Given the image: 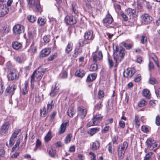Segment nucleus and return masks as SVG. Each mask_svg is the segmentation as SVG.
I'll return each instance as SVG.
<instances>
[{
  "label": "nucleus",
  "instance_id": "29",
  "mask_svg": "<svg viewBox=\"0 0 160 160\" xmlns=\"http://www.w3.org/2000/svg\"><path fill=\"white\" fill-rule=\"evenodd\" d=\"M142 94L144 97H145L148 99H149L150 98L151 94L150 93V91L148 89H145L143 90Z\"/></svg>",
  "mask_w": 160,
  "mask_h": 160
},
{
  "label": "nucleus",
  "instance_id": "31",
  "mask_svg": "<svg viewBox=\"0 0 160 160\" xmlns=\"http://www.w3.org/2000/svg\"><path fill=\"white\" fill-rule=\"evenodd\" d=\"M46 70V68H42L41 67H40L34 71L43 75Z\"/></svg>",
  "mask_w": 160,
  "mask_h": 160
},
{
  "label": "nucleus",
  "instance_id": "61",
  "mask_svg": "<svg viewBox=\"0 0 160 160\" xmlns=\"http://www.w3.org/2000/svg\"><path fill=\"white\" fill-rule=\"evenodd\" d=\"M28 4H30V5L34 6L35 5V0H27Z\"/></svg>",
  "mask_w": 160,
  "mask_h": 160
},
{
  "label": "nucleus",
  "instance_id": "4",
  "mask_svg": "<svg viewBox=\"0 0 160 160\" xmlns=\"http://www.w3.org/2000/svg\"><path fill=\"white\" fill-rule=\"evenodd\" d=\"M77 20V17L73 15L67 16L65 18V22L67 25L74 24L76 23Z\"/></svg>",
  "mask_w": 160,
  "mask_h": 160
},
{
  "label": "nucleus",
  "instance_id": "15",
  "mask_svg": "<svg viewBox=\"0 0 160 160\" xmlns=\"http://www.w3.org/2000/svg\"><path fill=\"white\" fill-rule=\"evenodd\" d=\"M127 14L129 16H132V18L137 17V14L135 10L131 8H128L126 10Z\"/></svg>",
  "mask_w": 160,
  "mask_h": 160
},
{
  "label": "nucleus",
  "instance_id": "30",
  "mask_svg": "<svg viewBox=\"0 0 160 160\" xmlns=\"http://www.w3.org/2000/svg\"><path fill=\"white\" fill-rule=\"evenodd\" d=\"M153 154V152H149L146 154L143 160H152V156Z\"/></svg>",
  "mask_w": 160,
  "mask_h": 160
},
{
  "label": "nucleus",
  "instance_id": "27",
  "mask_svg": "<svg viewBox=\"0 0 160 160\" xmlns=\"http://www.w3.org/2000/svg\"><path fill=\"white\" fill-rule=\"evenodd\" d=\"M85 74V71L82 69H79L76 71L75 75L78 77L82 78L84 76Z\"/></svg>",
  "mask_w": 160,
  "mask_h": 160
},
{
  "label": "nucleus",
  "instance_id": "14",
  "mask_svg": "<svg viewBox=\"0 0 160 160\" xmlns=\"http://www.w3.org/2000/svg\"><path fill=\"white\" fill-rule=\"evenodd\" d=\"M51 52V49L49 48H45L40 52L39 57L40 58H43L48 56Z\"/></svg>",
  "mask_w": 160,
  "mask_h": 160
},
{
  "label": "nucleus",
  "instance_id": "3",
  "mask_svg": "<svg viewBox=\"0 0 160 160\" xmlns=\"http://www.w3.org/2000/svg\"><path fill=\"white\" fill-rule=\"evenodd\" d=\"M146 143L148 148L150 150H156L158 147V144L156 143L155 141L152 138L148 139L146 141Z\"/></svg>",
  "mask_w": 160,
  "mask_h": 160
},
{
  "label": "nucleus",
  "instance_id": "11",
  "mask_svg": "<svg viewBox=\"0 0 160 160\" xmlns=\"http://www.w3.org/2000/svg\"><path fill=\"white\" fill-rule=\"evenodd\" d=\"M78 116H79L82 118H84L87 114L86 110L83 107H79L78 108Z\"/></svg>",
  "mask_w": 160,
  "mask_h": 160
},
{
  "label": "nucleus",
  "instance_id": "44",
  "mask_svg": "<svg viewBox=\"0 0 160 160\" xmlns=\"http://www.w3.org/2000/svg\"><path fill=\"white\" fill-rule=\"evenodd\" d=\"M56 151L51 148L48 151V153L50 157H54L56 154Z\"/></svg>",
  "mask_w": 160,
  "mask_h": 160
},
{
  "label": "nucleus",
  "instance_id": "32",
  "mask_svg": "<svg viewBox=\"0 0 160 160\" xmlns=\"http://www.w3.org/2000/svg\"><path fill=\"white\" fill-rule=\"evenodd\" d=\"M103 117L102 116H101L100 115L98 114L96 115H94L93 116V118L95 121L96 122L98 123L99 121L101 120Z\"/></svg>",
  "mask_w": 160,
  "mask_h": 160
},
{
  "label": "nucleus",
  "instance_id": "42",
  "mask_svg": "<svg viewBox=\"0 0 160 160\" xmlns=\"http://www.w3.org/2000/svg\"><path fill=\"white\" fill-rule=\"evenodd\" d=\"M104 93L103 91L99 90L98 92V98L99 99H101L104 97Z\"/></svg>",
  "mask_w": 160,
  "mask_h": 160
},
{
  "label": "nucleus",
  "instance_id": "50",
  "mask_svg": "<svg viewBox=\"0 0 160 160\" xmlns=\"http://www.w3.org/2000/svg\"><path fill=\"white\" fill-rule=\"evenodd\" d=\"M57 114L56 111H54L50 114V120L51 121H53L54 119V118L55 117Z\"/></svg>",
  "mask_w": 160,
  "mask_h": 160
},
{
  "label": "nucleus",
  "instance_id": "40",
  "mask_svg": "<svg viewBox=\"0 0 160 160\" xmlns=\"http://www.w3.org/2000/svg\"><path fill=\"white\" fill-rule=\"evenodd\" d=\"M147 104V102L145 101L144 99H142L138 103V105L139 107H142Z\"/></svg>",
  "mask_w": 160,
  "mask_h": 160
},
{
  "label": "nucleus",
  "instance_id": "46",
  "mask_svg": "<svg viewBox=\"0 0 160 160\" xmlns=\"http://www.w3.org/2000/svg\"><path fill=\"white\" fill-rule=\"evenodd\" d=\"M38 2L37 3L36 6V9L38 12H41V7L40 3V0H38Z\"/></svg>",
  "mask_w": 160,
  "mask_h": 160
},
{
  "label": "nucleus",
  "instance_id": "26",
  "mask_svg": "<svg viewBox=\"0 0 160 160\" xmlns=\"http://www.w3.org/2000/svg\"><path fill=\"white\" fill-rule=\"evenodd\" d=\"M100 147V142L98 141H96L93 142L91 146V148L93 150H95L98 149Z\"/></svg>",
  "mask_w": 160,
  "mask_h": 160
},
{
  "label": "nucleus",
  "instance_id": "8",
  "mask_svg": "<svg viewBox=\"0 0 160 160\" xmlns=\"http://www.w3.org/2000/svg\"><path fill=\"white\" fill-rule=\"evenodd\" d=\"M113 21V18L108 11V14L102 20V22L105 26H107L111 24Z\"/></svg>",
  "mask_w": 160,
  "mask_h": 160
},
{
  "label": "nucleus",
  "instance_id": "64",
  "mask_svg": "<svg viewBox=\"0 0 160 160\" xmlns=\"http://www.w3.org/2000/svg\"><path fill=\"white\" fill-rule=\"evenodd\" d=\"M155 93L158 98L160 97V88H159L155 91Z\"/></svg>",
  "mask_w": 160,
  "mask_h": 160
},
{
  "label": "nucleus",
  "instance_id": "12",
  "mask_svg": "<svg viewBox=\"0 0 160 160\" xmlns=\"http://www.w3.org/2000/svg\"><path fill=\"white\" fill-rule=\"evenodd\" d=\"M84 38L85 40H92L94 38L92 31L88 30L85 32L84 34Z\"/></svg>",
  "mask_w": 160,
  "mask_h": 160
},
{
  "label": "nucleus",
  "instance_id": "48",
  "mask_svg": "<svg viewBox=\"0 0 160 160\" xmlns=\"http://www.w3.org/2000/svg\"><path fill=\"white\" fill-rule=\"evenodd\" d=\"M36 19V17H34L32 15H29L28 16V19L29 21L32 22H34Z\"/></svg>",
  "mask_w": 160,
  "mask_h": 160
},
{
  "label": "nucleus",
  "instance_id": "49",
  "mask_svg": "<svg viewBox=\"0 0 160 160\" xmlns=\"http://www.w3.org/2000/svg\"><path fill=\"white\" fill-rule=\"evenodd\" d=\"M148 69L149 71H151L154 69V65L152 62L149 61L148 64Z\"/></svg>",
  "mask_w": 160,
  "mask_h": 160
},
{
  "label": "nucleus",
  "instance_id": "43",
  "mask_svg": "<svg viewBox=\"0 0 160 160\" xmlns=\"http://www.w3.org/2000/svg\"><path fill=\"white\" fill-rule=\"evenodd\" d=\"M86 40H83V39H80L79 41V46L80 47H83L84 46V45L86 44L87 42H86Z\"/></svg>",
  "mask_w": 160,
  "mask_h": 160
},
{
  "label": "nucleus",
  "instance_id": "55",
  "mask_svg": "<svg viewBox=\"0 0 160 160\" xmlns=\"http://www.w3.org/2000/svg\"><path fill=\"white\" fill-rule=\"evenodd\" d=\"M118 136L117 135H115L112 139V141L113 142V144L116 143V144H118L117 141L118 140Z\"/></svg>",
  "mask_w": 160,
  "mask_h": 160
},
{
  "label": "nucleus",
  "instance_id": "38",
  "mask_svg": "<svg viewBox=\"0 0 160 160\" xmlns=\"http://www.w3.org/2000/svg\"><path fill=\"white\" fill-rule=\"evenodd\" d=\"M99 130V128H91L89 131V132H88V133L91 135V136H92Z\"/></svg>",
  "mask_w": 160,
  "mask_h": 160
},
{
  "label": "nucleus",
  "instance_id": "39",
  "mask_svg": "<svg viewBox=\"0 0 160 160\" xmlns=\"http://www.w3.org/2000/svg\"><path fill=\"white\" fill-rule=\"evenodd\" d=\"M150 57L155 62L156 64L157 65L158 67L159 68V65L158 60L157 57L154 54H153L152 55H151L150 56Z\"/></svg>",
  "mask_w": 160,
  "mask_h": 160
},
{
  "label": "nucleus",
  "instance_id": "9",
  "mask_svg": "<svg viewBox=\"0 0 160 160\" xmlns=\"http://www.w3.org/2000/svg\"><path fill=\"white\" fill-rule=\"evenodd\" d=\"M43 75L41 74L40 73H37L36 72L34 71L33 74L31 76V85H33V83L35 81V78H36V81H39L42 78Z\"/></svg>",
  "mask_w": 160,
  "mask_h": 160
},
{
  "label": "nucleus",
  "instance_id": "16",
  "mask_svg": "<svg viewBox=\"0 0 160 160\" xmlns=\"http://www.w3.org/2000/svg\"><path fill=\"white\" fill-rule=\"evenodd\" d=\"M93 62H96L98 59L101 60L102 58V55L101 51H99L98 52L93 55Z\"/></svg>",
  "mask_w": 160,
  "mask_h": 160
},
{
  "label": "nucleus",
  "instance_id": "24",
  "mask_svg": "<svg viewBox=\"0 0 160 160\" xmlns=\"http://www.w3.org/2000/svg\"><path fill=\"white\" fill-rule=\"evenodd\" d=\"M10 30V29L7 27V25L5 26L2 28V30L1 31V34L2 36H3L7 34Z\"/></svg>",
  "mask_w": 160,
  "mask_h": 160
},
{
  "label": "nucleus",
  "instance_id": "23",
  "mask_svg": "<svg viewBox=\"0 0 160 160\" xmlns=\"http://www.w3.org/2000/svg\"><path fill=\"white\" fill-rule=\"evenodd\" d=\"M76 111L74 108L72 107H70L68 109L67 113L68 115L70 117L72 118L73 117V115L75 114Z\"/></svg>",
  "mask_w": 160,
  "mask_h": 160
},
{
  "label": "nucleus",
  "instance_id": "52",
  "mask_svg": "<svg viewBox=\"0 0 160 160\" xmlns=\"http://www.w3.org/2000/svg\"><path fill=\"white\" fill-rule=\"evenodd\" d=\"M102 102H99L95 106V109L96 110H99L102 108Z\"/></svg>",
  "mask_w": 160,
  "mask_h": 160
},
{
  "label": "nucleus",
  "instance_id": "10",
  "mask_svg": "<svg viewBox=\"0 0 160 160\" xmlns=\"http://www.w3.org/2000/svg\"><path fill=\"white\" fill-rule=\"evenodd\" d=\"M55 85L54 86H52L51 92L49 95L52 97H54L59 91V87L57 85V83L55 82L54 83Z\"/></svg>",
  "mask_w": 160,
  "mask_h": 160
},
{
  "label": "nucleus",
  "instance_id": "34",
  "mask_svg": "<svg viewBox=\"0 0 160 160\" xmlns=\"http://www.w3.org/2000/svg\"><path fill=\"white\" fill-rule=\"evenodd\" d=\"M98 69V65L95 63L92 64L90 67V70L91 71H96Z\"/></svg>",
  "mask_w": 160,
  "mask_h": 160
},
{
  "label": "nucleus",
  "instance_id": "7",
  "mask_svg": "<svg viewBox=\"0 0 160 160\" xmlns=\"http://www.w3.org/2000/svg\"><path fill=\"white\" fill-rule=\"evenodd\" d=\"M135 72L136 70L134 69L128 68L124 71L123 76L127 78H130Z\"/></svg>",
  "mask_w": 160,
  "mask_h": 160
},
{
  "label": "nucleus",
  "instance_id": "21",
  "mask_svg": "<svg viewBox=\"0 0 160 160\" xmlns=\"http://www.w3.org/2000/svg\"><path fill=\"white\" fill-rule=\"evenodd\" d=\"M97 74L95 73L89 74L86 80V82H91L94 81L96 78Z\"/></svg>",
  "mask_w": 160,
  "mask_h": 160
},
{
  "label": "nucleus",
  "instance_id": "25",
  "mask_svg": "<svg viewBox=\"0 0 160 160\" xmlns=\"http://www.w3.org/2000/svg\"><path fill=\"white\" fill-rule=\"evenodd\" d=\"M73 44L72 42H69L66 48L65 51L66 53L68 54L72 49Z\"/></svg>",
  "mask_w": 160,
  "mask_h": 160
},
{
  "label": "nucleus",
  "instance_id": "6",
  "mask_svg": "<svg viewBox=\"0 0 160 160\" xmlns=\"http://www.w3.org/2000/svg\"><path fill=\"white\" fill-rule=\"evenodd\" d=\"M7 77L9 80H16L18 77V73L15 70H10L8 74Z\"/></svg>",
  "mask_w": 160,
  "mask_h": 160
},
{
  "label": "nucleus",
  "instance_id": "54",
  "mask_svg": "<svg viewBox=\"0 0 160 160\" xmlns=\"http://www.w3.org/2000/svg\"><path fill=\"white\" fill-rule=\"evenodd\" d=\"M155 123L157 126L160 125V117L158 115L156 117Z\"/></svg>",
  "mask_w": 160,
  "mask_h": 160
},
{
  "label": "nucleus",
  "instance_id": "37",
  "mask_svg": "<svg viewBox=\"0 0 160 160\" xmlns=\"http://www.w3.org/2000/svg\"><path fill=\"white\" fill-rule=\"evenodd\" d=\"M122 44L128 50L130 49L133 46L132 44L130 43H127L125 42H122Z\"/></svg>",
  "mask_w": 160,
  "mask_h": 160
},
{
  "label": "nucleus",
  "instance_id": "63",
  "mask_svg": "<svg viewBox=\"0 0 160 160\" xmlns=\"http://www.w3.org/2000/svg\"><path fill=\"white\" fill-rule=\"evenodd\" d=\"M109 126H106L102 130V133H106L109 129Z\"/></svg>",
  "mask_w": 160,
  "mask_h": 160
},
{
  "label": "nucleus",
  "instance_id": "47",
  "mask_svg": "<svg viewBox=\"0 0 160 160\" xmlns=\"http://www.w3.org/2000/svg\"><path fill=\"white\" fill-rule=\"evenodd\" d=\"M50 35H48L44 36L43 38V39L44 42L45 43L48 42L50 40Z\"/></svg>",
  "mask_w": 160,
  "mask_h": 160
},
{
  "label": "nucleus",
  "instance_id": "51",
  "mask_svg": "<svg viewBox=\"0 0 160 160\" xmlns=\"http://www.w3.org/2000/svg\"><path fill=\"white\" fill-rule=\"evenodd\" d=\"M53 101H51L50 103L48 104L47 105V109L48 111H50L51 110L52 106Z\"/></svg>",
  "mask_w": 160,
  "mask_h": 160
},
{
  "label": "nucleus",
  "instance_id": "5",
  "mask_svg": "<svg viewBox=\"0 0 160 160\" xmlns=\"http://www.w3.org/2000/svg\"><path fill=\"white\" fill-rule=\"evenodd\" d=\"M24 26L19 24L16 25L13 28V33L15 35H19L24 32Z\"/></svg>",
  "mask_w": 160,
  "mask_h": 160
},
{
  "label": "nucleus",
  "instance_id": "1",
  "mask_svg": "<svg viewBox=\"0 0 160 160\" xmlns=\"http://www.w3.org/2000/svg\"><path fill=\"white\" fill-rule=\"evenodd\" d=\"M128 146L127 142H124L122 144H120L118 147V160H122L124 157L125 153Z\"/></svg>",
  "mask_w": 160,
  "mask_h": 160
},
{
  "label": "nucleus",
  "instance_id": "56",
  "mask_svg": "<svg viewBox=\"0 0 160 160\" xmlns=\"http://www.w3.org/2000/svg\"><path fill=\"white\" fill-rule=\"evenodd\" d=\"M57 56V54L55 53L52 55L50 56V57L48 58V61H52L56 58Z\"/></svg>",
  "mask_w": 160,
  "mask_h": 160
},
{
  "label": "nucleus",
  "instance_id": "20",
  "mask_svg": "<svg viewBox=\"0 0 160 160\" xmlns=\"http://www.w3.org/2000/svg\"><path fill=\"white\" fill-rule=\"evenodd\" d=\"M67 125H68V122H63L61 124L60 128V130L58 132V133L59 134H62L65 132L66 129V126Z\"/></svg>",
  "mask_w": 160,
  "mask_h": 160
},
{
  "label": "nucleus",
  "instance_id": "2",
  "mask_svg": "<svg viewBox=\"0 0 160 160\" xmlns=\"http://www.w3.org/2000/svg\"><path fill=\"white\" fill-rule=\"evenodd\" d=\"M119 50V56L117 55L114 57V59L116 61L115 67H117L118 62H120L123 59L125 56V49L122 47Z\"/></svg>",
  "mask_w": 160,
  "mask_h": 160
},
{
  "label": "nucleus",
  "instance_id": "62",
  "mask_svg": "<svg viewBox=\"0 0 160 160\" xmlns=\"http://www.w3.org/2000/svg\"><path fill=\"white\" fill-rule=\"evenodd\" d=\"M120 15L122 17L124 20L127 21L128 20V18L124 13H121L120 14Z\"/></svg>",
  "mask_w": 160,
  "mask_h": 160
},
{
  "label": "nucleus",
  "instance_id": "22",
  "mask_svg": "<svg viewBox=\"0 0 160 160\" xmlns=\"http://www.w3.org/2000/svg\"><path fill=\"white\" fill-rule=\"evenodd\" d=\"M22 45L20 42L15 41L12 43V46L13 48L16 50H18L21 48Z\"/></svg>",
  "mask_w": 160,
  "mask_h": 160
},
{
  "label": "nucleus",
  "instance_id": "35",
  "mask_svg": "<svg viewBox=\"0 0 160 160\" xmlns=\"http://www.w3.org/2000/svg\"><path fill=\"white\" fill-rule=\"evenodd\" d=\"M72 138V135L71 134L69 133L67 134L64 139V142L66 144H68L70 142Z\"/></svg>",
  "mask_w": 160,
  "mask_h": 160
},
{
  "label": "nucleus",
  "instance_id": "59",
  "mask_svg": "<svg viewBox=\"0 0 160 160\" xmlns=\"http://www.w3.org/2000/svg\"><path fill=\"white\" fill-rule=\"evenodd\" d=\"M31 49H32V51L33 52H35L37 51V48L36 46H34V44L33 43L31 46Z\"/></svg>",
  "mask_w": 160,
  "mask_h": 160
},
{
  "label": "nucleus",
  "instance_id": "13",
  "mask_svg": "<svg viewBox=\"0 0 160 160\" xmlns=\"http://www.w3.org/2000/svg\"><path fill=\"white\" fill-rule=\"evenodd\" d=\"M142 19L147 23H150L153 19V18L148 14L144 13L142 16Z\"/></svg>",
  "mask_w": 160,
  "mask_h": 160
},
{
  "label": "nucleus",
  "instance_id": "57",
  "mask_svg": "<svg viewBox=\"0 0 160 160\" xmlns=\"http://www.w3.org/2000/svg\"><path fill=\"white\" fill-rule=\"evenodd\" d=\"M147 38L145 36H142L141 37V42L144 44L147 42Z\"/></svg>",
  "mask_w": 160,
  "mask_h": 160
},
{
  "label": "nucleus",
  "instance_id": "19",
  "mask_svg": "<svg viewBox=\"0 0 160 160\" xmlns=\"http://www.w3.org/2000/svg\"><path fill=\"white\" fill-rule=\"evenodd\" d=\"M9 127V123L8 122H6L2 126L1 129V134L3 135L6 133Z\"/></svg>",
  "mask_w": 160,
  "mask_h": 160
},
{
  "label": "nucleus",
  "instance_id": "60",
  "mask_svg": "<svg viewBox=\"0 0 160 160\" xmlns=\"http://www.w3.org/2000/svg\"><path fill=\"white\" fill-rule=\"evenodd\" d=\"M141 80V77L140 74H138L134 79V81L135 82H139Z\"/></svg>",
  "mask_w": 160,
  "mask_h": 160
},
{
  "label": "nucleus",
  "instance_id": "36",
  "mask_svg": "<svg viewBox=\"0 0 160 160\" xmlns=\"http://www.w3.org/2000/svg\"><path fill=\"white\" fill-rule=\"evenodd\" d=\"M51 132L50 131H49L47 135L44 138V140L46 142H48L52 138Z\"/></svg>",
  "mask_w": 160,
  "mask_h": 160
},
{
  "label": "nucleus",
  "instance_id": "17",
  "mask_svg": "<svg viewBox=\"0 0 160 160\" xmlns=\"http://www.w3.org/2000/svg\"><path fill=\"white\" fill-rule=\"evenodd\" d=\"M17 85L13 84L11 86H9L6 90L5 92L7 93L12 95L14 93V91L17 88Z\"/></svg>",
  "mask_w": 160,
  "mask_h": 160
},
{
  "label": "nucleus",
  "instance_id": "45",
  "mask_svg": "<svg viewBox=\"0 0 160 160\" xmlns=\"http://www.w3.org/2000/svg\"><path fill=\"white\" fill-rule=\"evenodd\" d=\"M97 124V122H96L92 118V120L87 124V126L88 127H90L92 126L96 125Z\"/></svg>",
  "mask_w": 160,
  "mask_h": 160
},
{
  "label": "nucleus",
  "instance_id": "41",
  "mask_svg": "<svg viewBox=\"0 0 160 160\" xmlns=\"http://www.w3.org/2000/svg\"><path fill=\"white\" fill-rule=\"evenodd\" d=\"M149 83L151 84H157L158 82L154 77H151L149 80Z\"/></svg>",
  "mask_w": 160,
  "mask_h": 160
},
{
  "label": "nucleus",
  "instance_id": "28",
  "mask_svg": "<svg viewBox=\"0 0 160 160\" xmlns=\"http://www.w3.org/2000/svg\"><path fill=\"white\" fill-rule=\"evenodd\" d=\"M28 82L26 81L25 83L24 88L22 90L21 92L23 95H25L28 92Z\"/></svg>",
  "mask_w": 160,
  "mask_h": 160
},
{
  "label": "nucleus",
  "instance_id": "53",
  "mask_svg": "<svg viewBox=\"0 0 160 160\" xmlns=\"http://www.w3.org/2000/svg\"><path fill=\"white\" fill-rule=\"evenodd\" d=\"M134 121L135 122V124L136 125V127H139V120H138V116H137L136 115H135Z\"/></svg>",
  "mask_w": 160,
  "mask_h": 160
},
{
  "label": "nucleus",
  "instance_id": "18",
  "mask_svg": "<svg viewBox=\"0 0 160 160\" xmlns=\"http://www.w3.org/2000/svg\"><path fill=\"white\" fill-rule=\"evenodd\" d=\"M1 8L2 10H1V17H3L8 13V9L5 4H1Z\"/></svg>",
  "mask_w": 160,
  "mask_h": 160
},
{
  "label": "nucleus",
  "instance_id": "58",
  "mask_svg": "<svg viewBox=\"0 0 160 160\" xmlns=\"http://www.w3.org/2000/svg\"><path fill=\"white\" fill-rule=\"evenodd\" d=\"M108 61L109 68H111L113 66V63L112 60L108 57Z\"/></svg>",
  "mask_w": 160,
  "mask_h": 160
},
{
  "label": "nucleus",
  "instance_id": "33",
  "mask_svg": "<svg viewBox=\"0 0 160 160\" xmlns=\"http://www.w3.org/2000/svg\"><path fill=\"white\" fill-rule=\"evenodd\" d=\"M46 22V20L45 19L40 17L38 18V23L40 26L43 25L45 24Z\"/></svg>",
  "mask_w": 160,
  "mask_h": 160
}]
</instances>
